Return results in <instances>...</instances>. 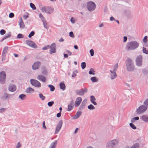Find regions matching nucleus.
I'll use <instances>...</instances> for the list:
<instances>
[{"mask_svg": "<svg viewBox=\"0 0 148 148\" xmlns=\"http://www.w3.org/2000/svg\"><path fill=\"white\" fill-rule=\"evenodd\" d=\"M41 9L42 12L49 14L53 12L54 10V9L53 8L49 6H44L42 7Z\"/></svg>", "mask_w": 148, "mask_h": 148, "instance_id": "nucleus-3", "label": "nucleus"}, {"mask_svg": "<svg viewBox=\"0 0 148 148\" xmlns=\"http://www.w3.org/2000/svg\"><path fill=\"white\" fill-rule=\"evenodd\" d=\"M39 17L41 18V20L43 19L44 20V17H43L41 13L39 14Z\"/></svg>", "mask_w": 148, "mask_h": 148, "instance_id": "nucleus-56", "label": "nucleus"}, {"mask_svg": "<svg viewBox=\"0 0 148 148\" xmlns=\"http://www.w3.org/2000/svg\"><path fill=\"white\" fill-rule=\"evenodd\" d=\"M90 101L96 100V99H95V97L93 95L91 96L90 97Z\"/></svg>", "mask_w": 148, "mask_h": 148, "instance_id": "nucleus-52", "label": "nucleus"}, {"mask_svg": "<svg viewBox=\"0 0 148 148\" xmlns=\"http://www.w3.org/2000/svg\"><path fill=\"white\" fill-rule=\"evenodd\" d=\"M74 102L73 100H72L70 103L68 105V108L67 111H71L74 107Z\"/></svg>", "mask_w": 148, "mask_h": 148, "instance_id": "nucleus-19", "label": "nucleus"}, {"mask_svg": "<svg viewBox=\"0 0 148 148\" xmlns=\"http://www.w3.org/2000/svg\"><path fill=\"white\" fill-rule=\"evenodd\" d=\"M86 63L85 62H82L81 64V66L83 69H84L86 67Z\"/></svg>", "mask_w": 148, "mask_h": 148, "instance_id": "nucleus-37", "label": "nucleus"}, {"mask_svg": "<svg viewBox=\"0 0 148 148\" xmlns=\"http://www.w3.org/2000/svg\"><path fill=\"white\" fill-rule=\"evenodd\" d=\"M144 104L145 105L148 106V98L144 102Z\"/></svg>", "mask_w": 148, "mask_h": 148, "instance_id": "nucleus-60", "label": "nucleus"}, {"mask_svg": "<svg viewBox=\"0 0 148 148\" xmlns=\"http://www.w3.org/2000/svg\"><path fill=\"white\" fill-rule=\"evenodd\" d=\"M147 107L146 106L142 105L138 107L136 110V112L137 114H140L145 112L147 109Z\"/></svg>", "mask_w": 148, "mask_h": 148, "instance_id": "nucleus-6", "label": "nucleus"}, {"mask_svg": "<svg viewBox=\"0 0 148 148\" xmlns=\"http://www.w3.org/2000/svg\"><path fill=\"white\" fill-rule=\"evenodd\" d=\"M8 47H5L4 48L2 54L3 57H5V56L8 52Z\"/></svg>", "mask_w": 148, "mask_h": 148, "instance_id": "nucleus-23", "label": "nucleus"}, {"mask_svg": "<svg viewBox=\"0 0 148 148\" xmlns=\"http://www.w3.org/2000/svg\"><path fill=\"white\" fill-rule=\"evenodd\" d=\"M118 63H116V64L114 66V69L113 71H116L117 69L118 68Z\"/></svg>", "mask_w": 148, "mask_h": 148, "instance_id": "nucleus-47", "label": "nucleus"}, {"mask_svg": "<svg viewBox=\"0 0 148 148\" xmlns=\"http://www.w3.org/2000/svg\"><path fill=\"white\" fill-rule=\"evenodd\" d=\"M88 108L90 110H93L95 109V107L91 104H90L88 106Z\"/></svg>", "mask_w": 148, "mask_h": 148, "instance_id": "nucleus-35", "label": "nucleus"}, {"mask_svg": "<svg viewBox=\"0 0 148 148\" xmlns=\"http://www.w3.org/2000/svg\"><path fill=\"white\" fill-rule=\"evenodd\" d=\"M6 31L5 30L3 29L1 30L0 31V34L1 35H3L5 34Z\"/></svg>", "mask_w": 148, "mask_h": 148, "instance_id": "nucleus-50", "label": "nucleus"}, {"mask_svg": "<svg viewBox=\"0 0 148 148\" xmlns=\"http://www.w3.org/2000/svg\"><path fill=\"white\" fill-rule=\"evenodd\" d=\"M45 121H44L43 122V123H42L43 128L45 129H46L47 127L45 125Z\"/></svg>", "mask_w": 148, "mask_h": 148, "instance_id": "nucleus-62", "label": "nucleus"}, {"mask_svg": "<svg viewBox=\"0 0 148 148\" xmlns=\"http://www.w3.org/2000/svg\"><path fill=\"white\" fill-rule=\"evenodd\" d=\"M130 125L133 129L135 130L136 128L135 125L132 123H130Z\"/></svg>", "mask_w": 148, "mask_h": 148, "instance_id": "nucleus-43", "label": "nucleus"}, {"mask_svg": "<svg viewBox=\"0 0 148 148\" xmlns=\"http://www.w3.org/2000/svg\"><path fill=\"white\" fill-rule=\"evenodd\" d=\"M57 143V140H56L55 142L51 143L49 148H56Z\"/></svg>", "mask_w": 148, "mask_h": 148, "instance_id": "nucleus-25", "label": "nucleus"}, {"mask_svg": "<svg viewBox=\"0 0 148 148\" xmlns=\"http://www.w3.org/2000/svg\"><path fill=\"white\" fill-rule=\"evenodd\" d=\"M89 74L90 75H95V71L93 68H91L89 72Z\"/></svg>", "mask_w": 148, "mask_h": 148, "instance_id": "nucleus-31", "label": "nucleus"}, {"mask_svg": "<svg viewBox=\"0 0 148 148\" xmlns=\"http://www.w3.org/2000/svg\"><path fill=\"white\" fill-rule=\"evenodd\" d=\"M127 37L126 36H124L123 37V42H126V41H127Z\"/></svg>", "mask_w": 148, "mask_h": 148, "instance_id": "nucleus-58", "label": "nucleus"}, {"mask_svg": "<svg viewBox=\"0 0 148 148\" xmlns=\"http://www.w3.org/2000/svg\"><path fill=\"white\" fill-rule=\"evenodd\" d=\"M30 7L34 10H35L36 9V8L35 5L32 3H30Z\"/></svg>", "mask_w": 148, "mask_h": 148, "instance_id": "nucleus-38", "label": "nucleus"}, {"mask_svg": "<svg viewBox=\"0 0 148 148\" xmlns=\"http://www.w3.org/2000/svg\"><path fill=\"white\" fill-rule=\"evenodd\" d=\"M90 53L91 56H93L94 55V51L93 49H90L89 51Z\"/></svg>", "mask_w": 148, "mask_h": 148, "instance_id": "nucleus-51", "label": "nucleus"}, {"mask_svg": "<svg viewBox=\"0 0 148 148\" xmlns=\"http://www.w3.org/2000/svg\"><path fill=\"white\" fill-rule=\"evenodd\" d=\"M21 146V145L19 142H18L17 144L16 148H19Z\"/></svg>", "mask_w": 148, "mask_h": 148, "instance_id": "nucleus-57", "label": "nucleus"}, {"mask_svg": "<svg viewBox=\"0 0 148 148\" xmlns=\"http://www.w3.org/2000/svg\"><path fill=\"white\" fill-rule=\"evenodd\" d=\"M82 112L81 111H78L76 112L75 115L74 116L73 119H76L78 118L82 114Z\"/></svg>", "mask_w": 148, "mask_h": 148, "instance_id": "nucleus-22", "label": "nucleus"}, {"mask_svg": "<svg viewBox=\"0 0 148 148\" xmlns=\"http://www.w3.org/2000/svg\"><path fill=\"white\" fill-rule=\"evenodd\" d=\"M139 119V117L138 116L132 119L131 121L132 122H134L135 121V120H138Z\"/></svg>", "mask_w": 148, "mask_h": 148, "instance_id": "nucleus-40", "label": "nucleus"}, {"mask_svg": "<svg viewBox=\"0 0 148 148\" xmlns=\"http://www.w3.org/2000/svg\"><path fill=\"white\" fill-rule=\"evenodd\" d=\"M50 46H49V45H47V46L43 47L42 48V49L43 50H47V49H48L49 48Z\"/></svg>", "mask_w": 148, "mask_h": 148, "instance_id": "nucleus-54", "label": "nucleus"}, {"mask_svg": "<svg viewBox=\"0 0 148 148\" xmlns=\"http://www.w3.org/2000/svg\"><path fill=\"white\" fill-rule=\"evenodd\" d=\"M61 115V112H60L57 114L56 116L58 118H59L60 117Z\"/></svg>", "mask_w": 148, "mask_h": 148, "instance_id": "nucleus-63", "label": "nucleus"}, {"mask_svg": "<svg viewBox=\"0 0 148 148\" xmlns=\"http://www.w3.org/2000/svg\"><path fill=\"white\" fill-rule=\"evenodd\" d=\"M126 69L128 71L131 72L134 70L135 67L132 60L130 58H128L126 60Z\"/></svg>", "mask_w": 148, "mask_h": 148, "instance_id": "nucleus-2", "label": "nucleus"}, {"mask_svg": "<svg viewBox=\"0 0 148 148\" xmlns=\"http://www.w3.org/2000/svg\"><path fill=\"white\" fill-rule=\"evenodd\" d=\"M31 84L33 86L38 88H39L41 86V84L38 81L34 79H30Z\"/></svg>", "mask_w": 148, "mask_h": 148, "instance_id": "nucleus-5", "label": "nucleus"}, {"mask_svg": "<svg viewBox=\"0 0 148 148\" xmlns=\"http://www.w3.org/2000/svg\"><path fill=\"white\" fill-rule=\"evenodd\" d=\"M62 120H60L59 121L56 127L55 132V134H58L59 132L62 127Z\"/></svg>", "mask_w": 148, "mask_h": 148, "instance_id": "nucleus-12", "label": "nucleus"}, {"mask_svg": "<svg viewBox=\"0 0 148 148\" xmlns=\"http://www.w3.org/2000/svg\"><path fill=\"white\" fill-rule=\"evenodd\" d=\"M41 72L42 74L45 75H47L48 74V72L47 69L44 66L42 67Z\"/></svg>", "mask_w": 148, "mask_h": 148, "instance_id": "nucleus-20", "label": "nucleus"}, {"mask_svg": "<svg viewBox=\"0 0 148 148\" xmlns=\"http://www.w3.org/2000/svg\"><path fill=\"white\" fill-rule=\"evenodd\" d=\"M26 44L30 47L34 48L36 49L37 48V45L32 41L27 40L25 41Z\"/></svg>", "mask_w": 148, "mask_h": 148, "instance_id": "nucleus-11", "label": "nucleus"}, {"mask_svg": "<svg viewBox=\"0 0 148 148\" xmlns=\"http://www.w3.org/2000/svg\"><path fill=\"white\" fill-rule=\"evenodd\" d=\"M69 36L72 38H74L75 36L73 32H71L69 33Z\"/></svg>", "mask_w": 148, "mask_h": 148, "instance_id": "nucleus-53", "label": "nucleus"}, {"mask_svg": "<svg viewBox=\"0 0 148 148\" xmlns=\"http://www.w3.org/2000/svg\"><path fill=\"white\" fill-rule=\"evenodd\" d=\"M26 97V95L23 94H21L19 96V98L22 100H24Z\"/></svg>", "mask_w": 148, "mask_h": 148, "instance_id": "nucleus-34", "label": "nucleus"}, {"mask_svg": "<svg viewBox=\"0 0 148 148\" xmlns=\"http://www.w3.org/2000/svg\"><path fill=\"white\" fill-rule=\"evenodd\" d=\"M87 8L90 11H92L96 8L95 4L92 1L89 2L87 4Z\"/></svg>", "mask_w": 148, "mask_h": 148, "instance_id": "nucleus-8", "label": "nucleus"}, {"mask_svg": "<svg viewBox=\"0 0 148 148\" xmlns=\"http://www.w3.org/2000/svg\"><path fill=\"white\" fill-rule=\"evenodd\" d=\"M48 87L50 88V90L51 91H53L55 89V87L51 85H49Z\"/></svg>", "mask_w": 148, "mask_h": 148, "instance_id": "nucleus-36", "label": "nucleus"}, {"mask_svg": "<svg viewBox=\"0 0 148 148\" xmlns=\"http://www.w3.org/2000/svg\"><path fill=\"white\" fill-rule=\"evenodd\" d=\"M141 119L143 121L145 122L148 121V117L145 116L143 115L141 116Z\"/></svg>", "mask_w": 148, "mask_h": 148, "instance_id": "nucleus-30", "label": "nucleus"}, {"mask_svg": "<svg viewBox=\"0 0 148 148\" xmlns=\"http://www.w3.org/2000/svg\"><path fill=\"white\" fill-rule=\"evenodd\" d=\"M87 99H85L83 101L82 104L81 105H82V106H84L85 107V106L86 104V102H87Z\"/></svg>", "mask_w": 148, "mask_h": 148, "instance_id": "nucleus-48", "label": "nucleus"}, {"mask_svg": "<svg viewBox=\"0 0 148 148\" xmlns=\"http://www.w3.org/2000/svg\"><path fill=\"white\" fill-rule=\"evenodd\" d=\"M124 14L128 18H130L132 17V15L130 10H125L124 11Z\"/></svg>", "mask_w": 148, "mask_h": 148, "instance_id": "nucleus-17", "label": "nucleus"}, {"mask_svg": "<svg viewBox=\"0 0 148 148\" xmlns=\"http://www.w3.org/2000/svg\"><path fill=\"white\" fill-rule=\"evenodd\" d=\"M143 52L146 54H148V50H147L146 49V48L145 47H143Z\"/></svg>", "mask_w": 148, "mask_h": 148, "instance_id": "nucleus-45", "label": "nucleus"}, {"mask_svg": "<svg viewBox=\"0 0 148 148\" xmlns=\"http://www.w3.org/2000/svg\"><path fill=\"white\" fill-rule=\"evenodd\" d=\"M6 74L4 71L0 72V82L4 84L5 82Z\"/></svg>", "mask_w": 148, "mask_h": 148, "instance_id": "nucleus-9", "label": "nucleus"}, {"mask_svg": "<svg viewBox=\"0 0 148 148\" xmlns=\"http://www.w3.org/2000/svg\"><path fill=\"white\" fill-rule=\"evenodd\" d=\"M5 108H1L0 109V113H2L3 112L5 111Z\"/></svg>", "mask_w": 148, "mask_h": 148, "instance_id": "nucleus-59", "label": "nucleus"}, {"mask_svg": "<svg viewBox=\"0 0 148 148\" xmlns=\"http://www.w3.org/2000/svg\"><path fill=\"white\" fill-rule=\"evenodd\" d=\"M90 79L92 82H95L98 81V79L95 76L91 77Z\"/></svg>", "mask_w": 148, "mask_h": 148, "instance_id": "nucleus-29", "label": "nucleus"}, {"mask_svg": "<svg viewBox=\"0 0 148 148\" xmlns=\"http://www.w3.org/2000/svg\"><path fill=\"white\" fill-rule=\"evenodd\" d=\"M118 143L117 140L115 139L110 140L106 145V148H115V145Z\"/></svg>", "mask_w": 148, "mask_h": 148, "instance_id": "nucleus-4", "label": "nucleus"}, {"mask_svg": "<svg viewBox=\"0 0 148 148\" xmlns=\"http://www.w3.org/2000/svg\"><path fill=\"white\" fill-rule=\"evenodd\" d=\"M82 101V99L81 97H78L76 98L75 103V107L78 106L81 103Z\"/></svg>", "mask_w": 148, "mask_h": 148, "instance_id": "nucleus-16", "label": "nucleus"}, {"mask_svg": "<svg viewBox=\"0 0 148 148\" xmlns=\"http://www.w3.org/2000/svg\"><path fill=\"white\" fill-rule=\"evenodd\" d=\"M139 43L136 41H132L127 43L126 46V49L127 51L134 50L139 46Z\"/></svg>", "mask_w": 148, "mask_h": 148, "instance_id": "nucleus-1", "label": "nucleus"}, {"mask_svg": "<svg viewBox=\"0 0 148 148\" xmlns=\"http://www.w3.org/2000/svg\"><path fill=\"white\" fill-rule=\"evenodd\" d=\"M35 34L34 32V31H32L28 35V37L29 38H31L32 36H33Z\"/></svg>", "mask_w": 148, "mask_h": 148, "instance_id": "nucleus-46", "label": "nucleus"}, {"mask_svg": "<svg viewBox=\"0 0 148 148\" xmlns=\"http://www.w3.org/2000/svg\"><path fill=\"white\" fill-rule=\"evenodd\" d=\"M147 36H145L144 37L143 39V41L144 43H146L147 42Z\"/></svg>", "mask_w": 148, "mask_h": 148, "instance_id": "nucleus-44", "label": "nucleus"}, {"mask_svg": "<svg viewBox=\"0 0 148 148\" xmlns=\"http://www.w3.org/2000/svg\"><path fill=\"white\" fill-rule=\"evenodd\" d=\"M14 14L13 13H11L9 14V16L10 18H12L14 17Z\"/></svg>", "mask_w": 148, "mask_h": 148, "instance_id": "nucleus-55", "label": "nucleus"}, {"mask_svg": "<svg viewBox=\"0 0 148 148\" xmlns=\"http://www.w3.org/2000/svg\"><path fill=\"white\" fill-rule=\"evenodd\" d=\"M37 79L40 81L45 82L46 81V77L43 75H39L37 77Z\"/></svg>", "mask_w": 148, "mask_h": 148, "instance_id": "nucleus-15", "label": "nucleus"}, {"mask_svg": "<svg viewBox=\"0 0 148 148\" xmlns=\"http://www.w3.org/2000/svg\"><path fill=\"white\" fill-rule=\"evenodd\" d=\"M41 63L39 61H37L34 63L32 66V69L34 70L38 69L39 66L41 65Z\"/></svg>", "mask_w": 148, "mask_h": 148, "instance_id": "nucleus-14", "label": "nucleus"}, {"mask_svg": "<svg viewBox=\"0 0 148 148\" xmlns=\"http://www.w3.org/2000/svg\"><path fill=\"white\" fill-rule=\"evenodd\" d=\"M39 97L42 100H44L45 99V97L43 96L42 93H40L39 94Z\"/></svg>", "mask_w": 148, "mask_h": 148, "instance_id": "nucleus-39", "label": "nucleus"}, {"mask_svg": "<svg viewBox=\"0 0 148 148\" xmlns=\"http://www.w3.org/2000/svg\"><path fill=\"white\" fill-rule=\"evenodd\" d=\"M11 95H9L7 93H5L3 97L5 99H8L10 98V96Z\"/></svg>", "mask_w": 148, "mask_h": 148, "instance_id": "nucleus-32", "label": "nucleus"}, {"mask_svg": "<svg viewBox=\"0 0 148 148\" xmlns=\"http://www.w3.org/2000/svg\"><path fill=\"white\" fill-rule=\"evenodd\" d=\"M60 88L63 90H65L66 88L65 85L64 83L61 82L60 84Z\"/></svg>", "mask_w": 148, "mask_h": 148, "instance_id": "nucleus-27", "label": "nucleus"}, {"mask_svg": "<svg viewBox=\"0 0 148 148\" xmlns=\"http://www.w3.org/2000/svg\"><path fill=\"white\" fill-rule=\"evenodd\" d=\"M56 44L54 43L51 44V45L50 46L49 48L51 49L50 50L49 53L50 54L56 53Z\"/></svg>", "mask_w": 148, "mask_h": 148, "instance_id": "nucleus-13", "label": "nucleus"}, {"mask_svg": "<svg viewBox=\"0 0 148 148\" xmlns=\"http://www.w3.org/2000/svg\"><path fill=\"white\" fill-rule=\"evenodd\" d=\"M70 21L71 22L73 23H74L75 22V20L73 18H71Z\"/></svg>", "mask_w": 148, "mask_h": 148, "instance_id": "nucleus-61", "label": "nucleus"}, {"mask_svg": "<svg viewBox=\"0 0 148 148\" xmlns=\"http://www.w3.org/2000/svg\"><path fill=\"white\" fill-rule=\"evenodd\" d=\"M143 58L142 56L140 55L136 57V65L138 66H141L142 65Z\"/></svg>", "mask_w": 148, "mask_h": 148, "instance_id": "nucleus-7", "label": "nucleus"}, {"mask_svg": "<svg viewBox=\"0 0 148 148\" xmlns=\"http://www.w3.org/2000/svg\"><path fill=\"white\" fill-rule=\"evenodd\" d=\"M34 91V90L31 87L28 88L26 90V92L27 93H32Z\"/></svg>", "mask_w": 148, "mask_h": 148, "instance_id": "nucleus-26", "label": "nucleus"}, {"mask_svg": "<svg viewBox=\"0 0 148 148\" xmlns=\"http://www.w3.org/2000/svg\"><path fill=\"white\" fill-rule=\"evenodd\" d=\"M17 37L18 38H24L23 35L21 34H18Z\"/></svg>", "mask_w": 148, "mask_h": 148, "instance_id": "nucleus-42", "label": "nucleus"}, {"mask_svg": "<svg viewBox=\"0 0 148 148\" xmlns=\"http://www.w3.org/2000/svg\"><path fill=\"white\" fill-rule=\"evenodd\" d=\"M54 103V101H51L47 103V105L49 107H51L53 105Z\"/></svg>", "mask_w": 148, "mask_h": 148, "instance_id": "nucleus-41", "label": "nucleus"}, {"mask_svg": "<svg viewBox=\"0 0 148 148\" xmlns=\"http://www.w3.org/2000/svg\"><path fill=\"white\" fill-rule=\"evenodd\" d=\"M11 36V33L9 32L8 33L5 35L4 37V38L5 39L9 37H10Z\"/></svg>", "mask_w": 148, "mask_h": 148, "instance_id": "nucleus-49", "label": "nucleus"}, {"mask_svg": "<svg viewBox=\"0 0 148 148\" xmlns=\"http://www.w3.org/2000/svg\"><path fill=\"white\" fill-rule=\"evenodd\" d=\"M19 25L21 28H24L25 27V25L21 18L19 20Z\"/></svg>", "mask_w": 148, "mask_h": 148, "instance_id": "nucleus-24", "label": "nucleus"}, {"mask_svg": "<svg viewBox=\"0 0 148 148\" xmlns=\"http://www.w3.org/2000/svg\"><path fill=\"white\" fill-rule=\"evenodd\" d=\"M110 20L111 21H115V18L113 16H111L110 18Z\"/></svg>", "mask_w": 148, "mask_h": 148, "instance_id": "nucleus-64", "label": "nucleus"}, {"mask_svg": "<svg viewBox=\"0 0 148 148\" xmlns=\"http://www.w3.org/2000/svg\"><path fill=\"white\" fill-rule=\"evenodd\" d=\"M42 21L43 22V25L44 27L46 29H48L49 27L47 25V22L45 21L43 19H42Z\"/></svg>", "mask_w": 148, "mask_h": 148, "instance_id": "nucleus-28", "label": "nucleus"}, {"mask_svg": "<svg viewBox=\"0 0 148 148\" xmlns=\"http://www.w3.org/2000/svg\"><path fill=\"white\" fill-rule=\"evenodd\" d=\"M110 72L111 73L110 74L111 79L112 80L114 79L117 77V75L116 73V71L110 70Z\"/></svg>", "mask_w": 148, "mask_h": 148, "instance_id": "nucleus-18", "label": "nucleus"}, {"mask_svg": "<svg viewBox=\"0 0 148 148\" xmlns=\"http://www.w3.org/2000/svg\"><path fill=\"white\" fill-rule=\"evenodd\" d=\"M75 92L76 95L82 96L85 93L87 92V89L86 88H83L79 90H76Z\"/></svg>", "mask_w": 148, "mask_h": 148, "instance_id": "nucleus-10", "label": "nucleus"}, {"mask_svg": "<svg viewBox=\"0 0 148 148\" xmlns=\"http://www.w3.org/2000/svg\"><path fill=\"white\" fill-rule=\"evenodd\" d=\"M16 88V86L14 85H9L8 87L9 90L10 91L12 92L15 91Z\"/></svg>", "mask_w": 148, "mask_h": 148, "instance_id": "nucleus-21", "label": "nucleus"}, {"mask_svg": "<svg viewBox=\"0 0 148 148\" xmlns=\"http://www.w3.org/2000/svg\"><path fill=\"white\" fill-rule=\"evenodd\" d=\"M140 145L138 143H136L133 145L130 148H139Z\"/></svg>", "mask_w": 148, "mask_h": 148, "instance_id": "nucleus-33", "label": "nucleus"}]
</instances>
